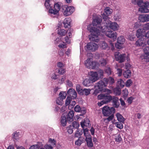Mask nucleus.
<instances>
[{"mask_svg": "<svg viewBox=\"0 0 149 149\" xmlns=\"http://www.w3.org/2000/svg\"><path fill=\"white\" fill-rule=\"evenodd\" d=\"M118 98L115 96H112V102L113 103V106L114 108H117L120 105V103L118 102Z\"/></svg>", "mask_w": 149, "mask_h": 149, "instance_id": "nucleus-16", "label": "nucleus"}, {"mask_svg": "<svg viewBox=\"0 0 149 149\" xmlns=\"http://www.w3.org/2000/svg\"><path fill=\"white\" fill-rule=\"evenodd\" d=\"M118 84L119 85L121 88H123L125 86V83L124 81L121 79H118L117 81Z\"/></svg>", "mask_w": 149, "mask_h": 149, "instance_id": "nucleus-32", "label": "nucleus"}, {"mask_svg": "<svg viewBox=\"0 0 149 149\" xmlns=\"http://www.w3.org/2000/svg\"><path fill=\"white\" fill-rule=\"evenodd\" d=\"M143 58L146 60V61L149 62V53L143 55Z\"/></svg>", "mask_w": 149, "mask_h": 149, "instance_id": "nucleus-57", "label": "nucleus"}, {"mask_svg": "<svg viewBox=\"0 0 149 149\" xmlns=\"http://www.w3.org/2000/svg\"><path fill=\"white\" fill-rule=\"evenodd\" d=\"M82 129L83 130V133L84 136H86V137H87V136L88 137L89 134H90L88 132V129L87 128H86L85 129L83 128H82Z\"/></svg>", "mask_w": 149, "mask_h": 149, "instance_id": "nucleus-42", "label": "nucleus"}, {"mask_svg": "<svg viewBox=\"0 0 149 149\" xmlns=\"http://www.w3.org/2000/svg\"><path fill=\"white\" fill-rule=\"evenodd\" d=\"M48 142L51 144L53 146H56V140H54V139L50 138L49 139Z\"/></svg>", "mask_w": 149, "mask_h": 149, "instance_id": "nucleus-47", "label": "nucleus"}, {"mask_svg": "<svg viewBox=\"0 0 149 149\" xmlns=\"http://www.w3.org/2000/svg\"><path fill=\"white\" fill-rule=\"evenodd\" d=\"M65 76L63 75L62 76V77L61 79L58 80V83L60 84H62L64 81V79L65 78Z\"/></svg>", "mask_w": 149, "mask_h": 149, "instance_id": "nucleus-61", "label": "nucleus"}, {"mask_svg": "<svg viewBox=\"0 0 149 149\" xmlns=\"http://www.w3.org/2000/svg\"><path fill=\"white\" fill-rule=\"evenodd\" d=\"M136 45L138 47L144 46V43L142 39H139L137 40L135 43Z\"/></svg>", "mask_w": 149, "mask_h": 149, "instance_id": "nucleus-29", "label": "nucleus"}, {"mask_svg": "<svg viewBox=\"0 0 149 149\" xmlns=\"http://www.w3.org/2000/svg\"><path fill=\"white\" fill-rule=\"evenodd\" d=\"M100 81L105 87H106L108 84L112 85L115 83L114 79L111 77L104 78Z\"/></svg>", "mask_w": 149, "mask_h": 149, "instance_id": "nucleus-7", "label": "nucleus"}, {"mask_svg": "<svg viewBox=\"0 0 149 149\" xmlns=\"http://www.w3.org/2000/svg\"><path fill=\"white\" fill-rule=\"evenodd\" d=\"M104 11L105 14L107 15H109L113 12L112 10L110 9V8L109 7H106Z\"/></svg>", "mask_w": 149, "mask_h": 149, "instance_id": "nucleus-31", "label": "nucleus"}, {"mask_svg": "<svg viewBox=\"0 0 149 149\" xmlns=\"http://www.w3.org/2000/svg\"><path fill=\"white\" fill-rule=\"evenodd\" d=\"M73 128L72 127L71 125H70L67 127V129L68 130V132L69 134H71L73 132Z\"/></svg>", "mask_w": 149, "mask_h": 149, "instance_id": "nucleus-43", "label": "nucleus"}, {"mask_svg": "<svg viewBox=\"0 0 149 149\" xmlns=\"http://www.w3.org/2000/svg\"><path fill=\"white\" fill-rule=\"evenodd\" d=\"M146 31L145 29H139L136 31V35L137 37L139 39H142L144 37L147 38H149V36H146Z\"/></svg>", "mask_w": 149, "mask_h": 149, "instance_id": "nucleus-10", "label": "nucleus"}, {"mask_svg": "<svg viewBox=\"0 0 149 149\" xmlns=\"http://www.w3.org/2000/svg\"><path fill=\"white\" fill-rule=\"evenodd\" d=\"M44 148L45 149H53V148L52 146L51 145L45 144L44 146Z\"/></svg>", "mask_w": 149, "mask_h": 149, "instance_id": "nucleus-60", "label": "nucleus"}, {"mask_svg": "<svg viewBox=\"0 0 149 149\" xmlns=\"http://www.w3.org/2000/svg\"><path fill=\"white\" fill-rule=\"evenodd\" d=\"M66 95V93L65 92L61 91L59 94V97L62 98V99H65Z\"/></svg>", "mask_w": 149, "mask_h": 149, "instance_id": "nucleus-40", "label": "nucleus"}, {"mask_svg": "<svg viewBox=\"0 0 149 149\" xmlns=\"http://www.w3.org/2000/svg\"><path fill=\"white\" fill-rule=\"evenodd\" d=\"M19 132H17L13 133V138L16 140L18 139V136L19 135Z\"/></svg>", "mask_w": 149, "mask_h": 149, "instance_id": "nucleus-55", "label": "nucleus"}, {"mask_svg": "<svg viewBox=\"0 0 149 149\" xmlns=\"http://www.w3.org/2000/svg\"><path fill=\"white\" fill-rule=\"evenodd\" d=\"M63 14L65 16L70 15L71 14V13L70 11V9L69 8L67 7L65 9L64 12Z\"/></svg>", "mask_w": 149, "mask_h": 149, "instance_id": "nucleus-34", "label": "nucleus"}, {"mask_svg": "<svg viewBox=\"0 0 149 149\" xmlns=\"http://www.w3.org/2000/svg\"><path fill=\"white\" fill-rule=\"evenodd\" d=\"M93 82L89 78V79L86 78L83 81L82 84L83 85L85 86H89L92 85Z\"/></svg>", "mask_w": 149, "mask_h": 149, "instance_id": "nucleus-20", "label": "nucleus"}, {"mask_svg": "<svg viewBox=\"0 0 149 149\" xmlns=\"http://www.w3.org/2000/svg\"><path fill=\"white\" fill-rule=\"evenodd\" d=\"M115 141L117 142H120L122 140V138L121 137L120 134H118L115 136Z\"/></svg>", "mask_w": 149, "mask_h": 149, "instance_id": "nucleus-36", "label": "nucleus"}, {"mask_svg": "<svg viewBox=\"0 0 149 149\" xmlns=\"http://www.w3.org/2000/svg\"><path fill=\"white\" fill-rule=\"evenodd\" d=\"M101 45V48L103 49H105L108 47V45L105 41H103Z\"/></svg>", "mask_w": 149, "mask_h": 149, "instance_id": "nucleus-41", "label": "nucleus"}, {"mask_svg": "<svg viewBox=\"0 0 149 149\" xmlns=\"http://www.w3.org/2000/svg\"><path fill=\"white\" fill-rule=\"evenodd\" d=\"M132 72L129 69H127L123 72V75L125 78H130L131 76Z\"/></svg>", "mask_w": 149, "mask_h": 149, "instance_id": "nucleus-24", "label": "nucleus"}, {"mask_svg": "<svg viewBox=\"0 0 149 149\" xmlns=\"http://www.w3.org/2000/svg\"><path fill=\"white\" fill-rule=\"evenodd\" d=\"M81 109L80 106L79 105H77L74 107V111L75 112H80L81 111Z\"/></svg>", "mask_w": 149, "mask_h": 149, "instance_id": "nucleus-45", "label": "nucleus"}, {"mask_svg": "<svg viewBox=\"0 0 149 149\" xmlns=\"http://www.w3.org/2000/svg\"><path fill=\"white\" fill-rule=\"evenodd\" d=\"M133 83L131 79L127 80L125 82V86L127 87H130Z\"/></svg>", "mask_w": 149, "mask_h": 149, "instance_id": "nucleus-39", "label": "nucleus"}, {"mask_svg": "<svg viewBox=\"0 0 149 149\" xmlns=\"http://www.w3.org/2000/svg\"><path fill=\"white\" fill-rule=\"evenodd\" d=\"M60 7L61 5L59 2L55 3L54 4V9H53L50 6L49 10V12L54 15L57 14L60 10Z\"/></svg>", "mask_w": 149, "mask_h": 149, "instance_id": "nucleus-8", "label": "nucleus"}, {"mask_svg": "<svg viewBox=\"0 0 149 149\" xmlns=\"http://www.w3.org/2000/svg\"><path fill=\"white\" fill-rule=\"evenodd\" d=\"M102 18L104 20V21H107L108 20V15H107L106 14H105L104 13H103V14H102Z\"/></svg>", "mask_w": 149, "mask_h": 149, "instance_id": "nucleus-49", "label": "nucleus"}, {"mask_svg": "<svg viewBox=\"0 0 149 149\" xmlns=\"http://www.w3.org/2000/svg\"><path fill=\"white\" fill-rule=\"evenodd\" d=\"M102 113L104 116H108L112 113H114L116 110L114 107H110L108 105L104 106L102 108Z\"/></svg>", "mask_w": 149, "mask_h": 149, "instance_id": "nucleus-5", "label": "nucleus"}, {"mask_svg": "<svg viewBox=\"0 0 149 149\" xmlns=\"http://www.w3.org/2000/svg\"><path fill=\"white\" fill-rule=\"evenodd\" d=\"M145 29L147 30H148V31H146V36H149V22L147 23L144 27Z\"/></svg>", "mask_w": 149, "mask_h": 149, "instance_id": "nucleus-50", "label": "nucleus"}, {"mask_svg": "<svg viewBox=\"0 0 149 149\" xmlns=\"http://www.w3.org/2000/svg\"><path fill=\"white\" fill-rule=\"evenodd\" d=\"M71 126L72 127H73V128L77 129L79 127V125L77 121H74L72 122V125Z\"/></svg>", "mask_w": 149, "mask_h": 149, "instance_id": "nucleus-35", "label": "nucleus"}, {"mask_svg": "<svg viewBox=\"0 0 149 149\" xmlns=\"http://www.w3.org/2000/svg\"><path fill=\"white\" fill-rule=\"evenodd\" d=\"M66 115H63L61 117V125L63 127H65L66 125L67 122L68 123L67 118Z\"/></svg>", "mask_w": 149, "mask_h": 149, "instance_id": "nucleus-19", "label": "nucleus"}, {"mask_svg": "<svg viewBox=\"0 0 149 149\" xmlns=\"http://www.w3.org/2000/svg\"><path fill=\"white\" fill-rule=\"evenodd\" d=\"M104 87H105L100 82V81H99L97 83V85L95 86V89L93 92V94L96 95L100 92H103Z\"/></svg>", "mask_w": 149, "mask_h": 149, "instance_id": "nucleus-9", "label": "nucleus"}, {"mask_svg": "<svg viewBox=\"0 0 149 149\" xmlns=\"http://www.w3.org/2000/svg\"><path fill=\"white\" fill-rule=\"evenodd\" d=\"M89 78L93 83L98 79L97 77V74L95 72H91V74Z\"/></svg>", "mask_w": 149, "mask_h": 149, "instance_id": "nucleus-21", "label": "nucleus"}, {"mask_svg": "<svg viewBox=\"0 0 149 149\" xmlns=\"http://www.w3.org/2000/svg\"><path fill=\"white\" fill-rule=\"evenodd\" d=\"M74 89L73 88H70L67 92V94L69 95L70 96H71V94L72 93L73 91H74Z\"/></svg>", "mask_w": 149, "mask_h": 149, "instance_id": "nucleus-64", "label": "nucleus"}, {"mask_svg": "<svg viewBox=\"0 0 149 149\" xmlns=\"http://www.w3.org/2000/svg\"><path fill=\"white\" fill-rule=\"evenodd\" d=\"M71 20L70 18H65L63 21V24H65V23H68L69 24H71Z\"/></svg>", "mask_w": 149, "mask_h": 149, "instance_id": "nucleus-56", "label": "nucleus"}, {"mask_svg": "<svg viewBox=\"0 0 149 149\" xmlns=\"http://www.w3.org/2000/svg\"><path fill=\"white\" fill-rule=\"evenodd\" d=\"M134 99V97L132 96H131L128 98L127 99V101L129 104H131L133 100Z\"/></svg>", "mask_w": 149, "mask_h": 149, "instance_id": "nucleus-62", "label": "nucleus"}, {"mask_svg": "<svg viewBox=\"0 0 149 149\" xmlns=\"http://www.w3.org/2000/svg\"><path fill=\"white\" fill-rule=\"evenodd\" d=\"M149 14H143L139 15V20L140 22H145L149 21Z\"/></svg>", "mask_w": 149, "mask_h": 149, "instance_id": "nucleus-14", "label": "nucleus"}, {"mask_svg": "<svg viewBox=\"0 0 149 149\" xmlns=\"http://www.w3.org/2000/svg\"><path fill=\"white\" fill-rule=\"evenodd\" d=\"M139 7V11L141 13H148L149 12V2L146 1L141 3L140 5H137Z\"/></svg>", "mask_w": 149, "mask_h": 149, "instance_id": "nucleus-6", "label": "nucleus"}, {"mask_svg": "<svg viewBox=\"0 0 149 149\" xmlns=\"http://www.w3.org/2000/svg\"><path fill=\"white\" fill-rule=\"evenodd\" d=\"M84 138L80 136L79 137L78 139L75 141V144L78 146H80L81 144L83 143Z\"/></svg>", "mask_w": 149, "mask_h": 149, "instance_id": "nucleus-27", "label": "nucleus"}, {"mask_svg": "<svg viewBox=\"0 0 149 149\" xmlns=\"http://www.w3.org/2000/svg\"><path fill=\"white\" fill-rule=\"evenodd\" d=\"M87 143V145L88 147H92L93 146V144L92 142V136L90 134H89L88 137H86L85 139Z\"/></svg>", "mask_w": 149, "mask_h": 149, "instance_id": "nucleus-18", "label": "nucleus"}, {"mask_svg": "<svg viewBox=\"0 0 149 149\" xmlns=\"http://www.w3.org/2000/svg\"><path fill=\"white\" fill-rule=\"evenodd\" d=\"M102 17L100 15L97 16L93 19L92 24L93 26H95L100 29L101 31H105L106 26L104 23H102Z\"/></svg>", "mask_w": 149, "mask_h": 149, "instance_id": "nucleus-3", "label": "nucleus"}, {"mask_svg": "<svg viewBox=\"0 0 149 149\" xmlns=\"http://www.w3.org/2000/svg\"><path fill=\"white\" fill-rule=\"evenodd\" d=\"M63 99L60 97H58L56 100L57 104L58 105H62L63 104Z\"/></svg>", "mask_w": 149, "mask_h": 149, "instance_id": "nucleus-30", "label": "nucleus"}, {"mask_svg": "<svg viewBox=\"0 0 149 149\" xmlns=\"http://www.w3.org/2000/svg\"><path fill=\"white\" fill-rule=\"evenodd\" d=\"M74 91L73 93L71 94L72 96L71 97L68 96H67L65 103V106H67L69 105L71 103L72 100L75 99L77 97V93L74 90Z\"/></svg>", "mask_w": 149, "mask_h": 149, "instance_id": "nucleus-12", "label": "nucleus"}, {"mask_svg": "<svg viewBox=\"0 0 149 149\" xmlns=\"http://www.w3.org/2000/svg\"><path fill=\"white\" fill-rule=\"evenodd\" d=\"M135 5H140L141 3L143 2V0H132Z\"/></svg>", "mask_w": 149, "mask_h": 149, "instance_id": "nucleus-52", "label": "nucleus"}, {"mask_svg": "<svg viewBox=\"0 0 149 149\" xmlns=\"http://www.w3.org/2000/svg\"><path fill=\"white\" fill-rule=\"evenodd\" d=\"M91 91V90L89 89L84 88L83 89V93L85 95L87 96L90 94Z\"/></svg>", "mask_w": 149, "mask_h": 149, "instance_id": "nucleus-46", "label": "nucleus"}, {"mask_svg": "<svg viewBox=\"0 0 149 149\" xmlns=\"http://www.w3.org/2000/svg\"><path fill=\"white\" fill-rule=\"evenodd\" d=\"M76 90L79 94L80 95H83L84 94L83 89L79 85L77 84V85Z\"/></svg>", "mask_w": 149, "mask_h": 149, "instance_id": "nucleus-25", "label": "nucleus"}, {"mask_svg": "<svg viewBox=\"0 0 149 149\" xmlns=\"http://www.w3.org/2000/svg\"><path fill=\"white\" fill-rule=\"evenodd\" d=\"M84 121H85V124L88 125V127L90 126L91 125V124L90 123V121L88 119L85 118L84 119Z\"/></svg>", "mask_w": 149, "mask_h": 149, "instance_id": "nucleus-63", "label": "nucleus"}, {"mask_svg": "<svg viewBox=\"0 0 149 149\" xmlns=\"http://www.w3.org/2000/svg\"><path fill=\"white\" fill-rule=\"evenodd\" d=\"M58 34L60 35L61 36V37L60 39L58 38L56 39L55 41L57 42L59 41L60 40H63V38L62 36H65L67 33V32L66 30L64 29H60L58 30Z\"/></svg>", "mask_w": 149, "mask_h": 149, "instance_id": "nucleus-17", "label": "nucleus"}, {"mask_svg": "<svg viewBox=\"0 0 149 149\" xmlns=\"http://www.w3.org/2000/svg\"><path fill=\"white\" fill-rule=\"evenodd\" d=\"M115 47L118 49H121L123 48V44H120L117 42L115 44Z\"/></svg>", "mask_w": 149, "mask_h": 149, "instance_id": "nucleus-54", "label": "nucleus"}, {"mask_svg": "<svg viewBox=\"0 0 149 149\" xmlns=\"http://www.w3.org/2000/svg\"><path fill=\"white\" fill-rule=\"evenodd\" d=\"M56 70V71L58 72L57 73L60 75L63 74L65 72V69L63 68H60Z\"/></svg>", "mask_w": 149, "mask_h": 149, "instance_id": "nucleus-38", "label": "nucleus"}, {"mask_svg": "<svg viewBox=\"0 0 149 149\" xmlns=\"http://www.w3.org/2000/svg\"><path fill=\"white\" fill-rule=\"evenodd\" d=\"M122 123V122H116L115 123V125L117 128L121 129L123 127Z\"/></svg>", "mask_w": 149, "mask_h": 149, "instance_id": "nucleus-33", "label": "nucleus"}, {"mask_svg": "<svg viewBox=\"0 0 149 149\" xmlns=\"http://www.w3.org/2000/svg\"><path fill=\"white\" fill-rule=\"evenodd\" d=\"M114 113H113L110 114L108 116V118L106 119V120H107L108 122H109L111 120H112L114 118Z\"/></svg>", "mask_w": 149, "mask_h": 149, "instance_id": "nucleus-51", "label": "nucleus"}, {"mask_svg": "<svg viewBox=\"0 0 149 149\" xmlns=\"http://www.w3.org/2000/svg\"><path fill=\"white\" fill-rule=\"evenodd\" d=\"M116 115L117 119L119 122H121L123 123H124L125 119L123 117L122 115L119 113H117Z\"/></svg>", "mask_w": 149, "mask_h": 149, "instance_id": "nucleus-22", "label": "nucleus"}, {"mask_svg": "<svg viewBox=\"0 0 149 149\" xmlns=\"http://www.w3.org/2000/svg\"><path fill=\"white\" fill-rule=\"evenodd\" d=\"M123 97L125 100L126 99V98L128 94V92L127 89L125 88L124 90H123Z\"/></svg>", "mask_w": 149, "mask_h": 149, "instance_id": "nucleus-37", "label": "nucleus"}, {"mask_svg": "<svg viewBox=\"0 0 149 149\" xmlns=\"http://www.w3.org/2000/svg\"><path fill=\"white\" fill-rule=\"evenodd\" d=\"M76 104V101H72L71 103H70V104L68 105V109H72L74 106Z\"/></svg>", "mask_w": 149, "mask_h": 149, "instance_id": "nucleus-44", "label": "nucleus"}, {"mask_svg": "<svg viewBox=\"0 0 149 149\" xmlns=\"http://www.w3.org/2000/svg\"><path fill=\"white\" fill-rule=\"evenodd\" d=\"M105 95V93H104V94L101 93V94L97 96V99L98 100L103 99L104 100Z\"/></svg>", "mask_w": 149, "mask_h": 149, "instance_id": "nucleus-58", "label": "nucleus"}, {"mask_svg": "<svg viewBox=\"0 0 149 149\" xmlns=\"http://www.w3.org/2000/svg\"><path fill=\"white\" fill-rule=\"evenodd\" d=\"M105 72L108 75L111 74L112 71L110 68L108 67L105 69Z\"/></svg>", "mask_w": 149, "mask_h": 149, "instance_id": "nucleus-59", "label": "nucleus"}, {"mask_svg": "<svg viewBox=\"0 0 149 149\" xmlns=\"http://www.w3.org/2000/svg\"><path fill=\"white\" fill-rule=\"evenodd\" d=\"M135 38V36L134 35H133L132 34H130L128 35L127 36V38L129 40L133 41L134 40V39Z\"/></svg>", "mask_w": 149, "mask_h": 149, "instance_id": "nucleus-53", "label": "nucleus"}, {"mask_svg": "<svg viewBox=\"0 0 149 149\" xmlns=\"http://www.w3.org/2000/svg\"><path fill=\"white\" fill-rule=\"evenodd\" d=\"M112 96L109 93H105L104 100L107 104L110 102L112 100Z\"/></svg>", "mask_w": 149, "mask_h": 149, "instance_id": "nucleus-23", "label": "nucleus"}, {"mask_svg": "<svg viewBox=\"0 0 149 149\" xmlns=\"http://www.w3.org/2000/svg\"><path fill=\"white\" fill-rule=\"evenodd\" d=\"M91 58H88L85 62V65L88 69H95L99 66V63L96 61H91Z\"/></svg>", "mask_w": 149, "mask_h": 149, "instance_id": "nucleus-4", "label": "nucleus"}, {"mask_svg": "<svg viewBox=\"0 0 149 149\" xmlns=\"http://www.w3.org/2000/svg\"><path fill=\"white\" fill-rule=\"evenodd\" d=\"M97 74V77L98 79L99 78L102 79L104 77V72L103 70H100L97 72H95Z\"/></svg>", "mask_w": 149, "mask_h": 149, "instance_id": "nucleus-26", "label": "nucleus"}, {"mask_svg": "<svg viewBox=\"0 0 149 149\" xmlns=\"http://www.w3.org/2000/svg\"><path fill=\"white\" fill-rule=\"evenodd\" d=\"M125 54H120L119 53H116L115 54L116 60L118 61L119 63H122L125 60Z\"/></svg>", "mask_w": 149, "mask_h": 149, "instance_id": "nucleus-13", "label": "nucleus"}, {"mask_svg": "<svg viewBox=\"0 0 149 149\" xmlns=\"http://www.w3.org/2000/svg\"><path fill=\"white\" fill-rule=\"evenodd\" d=\"M125 39L124 36H122L118 37L117 40V42L120 44H123L125 41Z\"/></svg>", "mask_w": 149, "mask_h": 149, "instance_id": "nucleus-28", "label": "nucleus"}, {"mask_svg": "<svg viewBox=\"0 0 149 149\" xmlns=\"http://www.w3.org/2000/svg\"><path fill=\"white\" fill-rule=\"evenodd\" d=\"M87 29L91 33L88 36L90 40L97 42H99L100 39L98 36L100 34V29L95 26H92L91 24L88 27Z\"/></svg>", "mask_w": 149, "mask_h": 149, "instance_id": "nucleus-2", "label": "nucleus"}, {"mask_svg": "<svg viewBox=\"0 0 149 149\" xmlns=\"http://www.w3.org/2000/svg\"><path fill=\"white\" fill-rule=\"evenodd\" d=\"M70 111H69L68 114L67 118L68 119V123L70 124L71 122L73 121V117L74 115V112L73 110L70 109Z\"/></svg>", "mask_w": 149, "mask_h": 149, "instance_id": "nucleus-15", "label": "nucleus"}, {"mask_svg": "<svg viewBox=\"0 0 149 149\" xmlns=\"http://www.w3.org/2000/svg\"><path fill=\"white\" fill-rule=\"evenodd\" d=\"M45 6L47 9H48L49 7L50 6V5L49 4L50 1L52 0H45Z\"/></svg>", "mask_w": 149, "mask_h": 149, "instance_id": "nucleus-48", "label": "nucleus"}, {"mask_svg": "<svg viewBox=\"0 0 149 149\" xmlns=\"http://www.w3.org/2000/svg\"><path fill=\"white\" fill-rule=\"evenodd\" d=\"M109 21V22L107 21L108 23L105 22L106 29L109 28L114 31H106L105 35L107 37L111 39V40L113 41L116 40L117 38V34L115 31L117 30L118 25L116 22H112Z\"/></svg>", "mask_w": 149, "mask_h": 149, "instance_id": "nucleus-1", "label": "nucleus"}, {"mask_svg": "<svg viewBox=\"0 0 149 149\" xmlns=\"http://www.w3.org/2000/svg\"><path fill=\"white\" fill-rule=\"evenodd\" d=\"M86 48L90 52H94L97 49L98 46L96 43L94 42H91L87 44Z\"/></svg>", "mask_w": 149, "mask_h": 149, "instance_id": "nucleus-11", "label": "nucleus"}]
</instances>
